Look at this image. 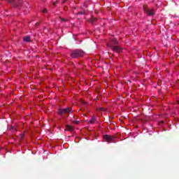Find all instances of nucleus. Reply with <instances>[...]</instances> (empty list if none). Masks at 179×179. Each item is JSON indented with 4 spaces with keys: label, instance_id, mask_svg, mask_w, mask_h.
<instances>
[{
    "label": "nucleus",
    "instance_id": "f257e3e1",
    "mask_svg": "<svg viewBox=\"0 0 179 179\" xmlns=\"http://www.w3.org/2000/svg\"><path fill=\"white\" fill-rule=\"evenodd\" d=\"M108 46L109 47V48H111V50H113V51H114L115 52H117L118 54H120V52H122V48L118 45V41L115 38H113L110 41Z\"/></svg>",
    "mask_w": 179,
    "mask_h": 179
},
{
    "label": "nucleus",
    "instance_id": "f03ea898",
    "mask_svg": "<svg viewBox=\"0 0 179 179\" xmlns=\"http://www.w3.org/2000/svg\"><path fill=\"white\" fill-rule=\"evenodd\" d=\"M83 55H85L83 50H73L71 53V58H79V57H83Z\"/></svg>",
    "mask_w": 179,
    "mask_h": 179
},
{
    "label": "nucleus",
    "instance_id": "7ed1b4c3",
    "mask_svg": "<svg viewBox=\"0 0 179 179\" xmlns=\"http://www.w3.org/2000/svg\"><path fill=\"white\" fill-rule=\"evenodd\" d=\"M70 113H72V109L69 107L66 108H59L57 111L59 115H64V114H69Z\"/></svg>",
    "mask_w": 179,
    "mask_h": 179
},
{
    "label": "nucleus",
    "instance_id": "20e7f679",
    "mask_svg": "<svg viewBox=\"0 0 179 179\" xmlns=\"http://www.w3.org/2000/svg\"><path fill=\"white\" fill-rule=\"evenodd\" d=\"M8 3H11L13 6H15L19 8L22 5V0H18L17 1L15 0H7Z\"/></svg>",
    "mask_w": 179,
    "mask_h": 179
},
{
    "label": "nucleus",
    "instance_id": "39448f33",
    "mask_svg": "<svg viewBox=\"0 0 179 179\" xmlns=\"http://www.w3.org/2000/svg\"><path fill=\"white\" fill-rule=\"evenodd\" d=\"M103 139L106 142H108L109 143H111V142H114V140L115 139V137L111 136L110 135H104L103 136Z\"/></svg>",
    "mask_w": 179,
    "mask_h": 179
},
{
    "label": "nucleus",
    "instance_id": "423d86ee",
    "mask_svg": "<svg viewBox=\"0 0 179 179\" xmlns=\"http://www.w3.org/2000/svg\"><path fill=\"white\" fill-rule=\"evenodd\" d=\"M144 12H145L148 16H153L155 15V10L152 9L144 8Z\"/></svg>",
    "mask_w": 179,
    "mask_h": 179
},
{
    "label": "nucleus",
    "instance_id": "0eeeda50",
    "mask_svg": "<svg viewBox=\"0 0 179 179\" xmlns=\"http://www.w3.org/2000/svg\"><path fill=\"white\" fill-rule=\"evenodd\" d=\"M23 41L25 43H30V36H26L23 38Z\"/></svg>",
    "mask_w": 179,
    "mask_h": 179
},
{
    "label": "nucleus",
    "instance_id": "6e6552de",
    "mask_svg": "<svg viewBox=\"0 0 179 179\" xmlns=\"http://www.w3.org/2000/svg\"><path fill=\"white\" fill-rule=\"evenodd\" d=\"M94 122H96V116L93 115L90 122H89V124H94Z\"/></svg>",
    "mask_w": 179,
    "mask_h": 179
},
{
    "label": "nucleus",
    "instance_id": "1a4fd4ad",
    "mask_svg": "<svg viewBox=\"0 0 179 179\" xmlns=\"http://www.w3.org/2000/svg\"><path fill=\"white\" fill-rule=\"evenodd\" d=\"M64 131H73V127H72V126L67 125Z\"/></svg>",
    "mask_w": 179,
    "mask_h": 179
},
{
    "label": "nucleus",
    "instance_id": "9d476101",
    "mask_svg": "<svg viewBox=\"0 0 179 179\" xmlns=\"http://www.w3.org/2000/svg\"><path fill=\"white\" fill-rule=\"evenodd\" d=\"M85 13H86V10H83L81 11H78V12L76 13V15H85Z\"/></svg>",
    "mask_w": 179,
    "mask_h": 179
},
{
    "label": "nucleus",
    "instance_id": "9b49d317",
    "mask_svg": "<svg viewBox=\"0 0 179 179\" xmlns=\"http://www.w3.org/2000/svg\"><path fill=\"white\" fill-rule=\"evenodd\" d=\"M10 131H12L13 132H15V131H17L16 127L12 126V127L10 128Z\"/></svg>",
    "mask_w": 179,
    "mask_h": 179
},
{
    "label": "nucleus",
    "instance_id": "f8f14e48",
    "mask_svg": "<svg viewBox=\"0 0 179 179\" xmlns=\"http://www.w3.org/2000/svg\"><path fill=\"white\" fill-rule=\"evenodd\" d=\"M80 103L83 104V106H86L87 104V102L85 101L84 100H81Z\"/></svg>",
    "mask_w": 179,
    "mask_h": 179
},
{
    "label": "nucleus",
    "instance_id": "ddd939ff",
    "mask_svg": "<svg viewBox=\"0 0 179 179\" xmlns=\"http://www.w3.org/2000/svg\"><path fill=\"white\" fill-rule=\"evenodd\" d=\"M96 18H94V17H92V18H91V20H90V23H94V22H96Z\"/></svg>",
    "mask_w": 179,
    "mask_h": 179
},
{
    "label": "nucleus",
    "instance_id": "4468645a",
    "mask_svg": "<svg viewBox=\"0 0 179 179\" xmlns=\"http://www.w3.org/2000/svg\"><path fill=\"white\" fill-rule=\"evenodd\" d=\"M48 10H47V8H43V9L42 10V13H47Z\"/></svg>",
    "mask_w": 179,
    "mask_h": 179
},
{
    "label": "nucleus",
    "instance_id": "2eb2a0df",
    "mask_svg": "<svg viewBox=\"0 0 179 179\" xmlns=\"http://www.w3.org/2000/svg\"><path fill=\"white\" fill-rule=\"evenodd\" d=\"M72 122H73V124H79V121H76L75 120H72Z\"/></svg>",
    "mask_w": 179,
    "mask_h": 179
},
{
    "label": "nucleus",
    "instance_id": "dca6fc26",
    "mask_svg": "<svg viewBox=\"0 0 179 179\" xmlns=\"http://www.w3.org/2000/svg\"><path fill=\"white\" fill-rule=\"evenodd\" d=\"M60 20H62V22H66V19L65 18H60Z\"/></svg>",
    "mask_w": 179,
    "mask_h": 179
},
{
    "label": "nucleus",
    "instance_id": "f3484780",
    "mask_svg": "<svg viewBox=\"0 0 179 179\" xmlns=\"http://www.w3.org/2000/svg\"><path fill=\"white\" fill-rule=\"evenodd\" d=\"M58 1H56L55 2L53 3V6H55V5H57V3H58Z\"/></svg>",
    "mask_w": 179,
    "mask_h": 179
},
{
    "label": "nucleus",
    "instance_id": "a211bd4d",
    "mask_svg": "<svg viewBox=\"0 0 179 179\" xmlns=\"http://www.w3.org/2000/svg\"><path fill=\"white\" fill-rule=\"evenodd\" d=\"M99 110H100L101 111H105V110H104L103 108H100Z\"/></svg>",
    "mask_w": 179,
    "mask_h": 179
},
{
    "label": "nucleus",
    "instance_id": "6ab92c4d",
    "mask_svg": "<svg viewBox=\"0 0 179 179\" xmlns=\"http://www.w3.org/2000/svg\"><path fill=\"white\" fill-rule=\"evenodd\" d=\"M66 1V0L62 1V3H65Z\"/></svg>",
    "mask_w": 179,
    "mask_h": 179
},
{
    "label": "nucleus",
    "instance_id": "aec40b11",
    "mask_svg": "<svg viewBox=\"0 0 179 179\" xmlns=\"http://www.w3.org/2000/svg\"><path fill=\"white\" fill-rule=\"evenodd\" d=\"M163 122H164L163 120H162L159 124H163Z\"/></svg>",
    "mask_w": 179,
    "mask_h": 179
},
{
    "label": "nucleus",
    "instance_id": "412c9836",
    "mask_svg": "<svg viewBox=\"0 0 179 179\" xmlns=\"http://www.w3.org/2000/svg\"><path fill=\"white\" fill-rule=\"evenodd\" d=\"M38 23H36V26H38Z\"/></svg>",
    "mask_w": 179,
    "mask_h": 179
},
{
    "label": "nucleus",
    "instance_id": "4be33fe9",
    "mask_svg": "<svg viewBox=\"0 0 179 179\" xmlns=\"http://www.w3.org/2000/svg\"><path fill=\"white\" fill-rule=\"evenodd\" d=\"M23 136H24V134H22V138H23Z\"/></svg>",
    "mask_w": 179,
    "mask_h": 179
},
{
    "label": "nucleus",
    "instance_id": "5701e85b",
    "mask_svg": "<svg viewBox=\"0 0 179 179\" xmlns=\"http://www.w3.org/2000/svg\"><path fill=\"white\" fill-rule=\"evenodd\" d=\"M178 104H179V101H178Z\"/></svg>",
    "mask_w": 179,
    "mask_h": 179
},
{
    "label": "nucleus",
    "instance_id": "b1692460",
    "mask_svg": "<svg viewBox=\"0 0 179 179\" xmlns=\"http://www.w3.org/2000/svg\"><path fill=\"white\" fill-rule=\"evenodd\" d=\"M42 1H45V0H42Z\"/></svg>",
    "mask_w": 179,
    "mask_h": 179
}]
</instances>
